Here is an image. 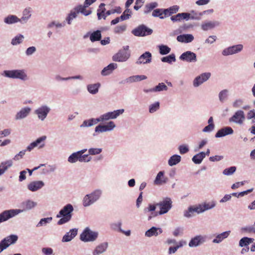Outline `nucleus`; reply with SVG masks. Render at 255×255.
Listing matches in <instances>:
<instances>
[{"mask_svg": "<svg viewBox=\"0 0 255 255\" xmlns=\"http://www.w3.org/2000/svg\"><path fill=\"white\" fill-rule=\"evenodd\" d=\"M74 207L71 204H67L62 207L56 215L57 218H60L57 222L58 225H62L69 222L72 217Z\"/></svg>", "mask_w": 255, "mask_h": 255, "instance_id": "nucleus-1", "label": "nucleus"}, {"mask_svg": "<svg viewBox=\"0 0 255 255\" xmlns=\"http://www.w3.org/2000/svg\"><path fill=\"white\" fill-rule=\"evenodd\" d=\"M103 194V190L100 188H97L93 190L89 194L85 195L82 199V205L84 207H90L101 198Z\"/></svg>", "mask_w": 255, "mask_h": 255, "instance_id": "nucleus-2", "label": "nucleus"}, {"mask_svg": "<svg viewBox=\"0 0 255 255\" xmlns=\"http://www.w3.org/2000/svg\"><path fill=\"white\" fill-rule=\"evenodd\" d=\"M1 75L6 78L18 79L22 81L28 79L27 75L24 70H4L1 73Z\"/></svg>", "mask_w": 255, "mask_h": 255, "instance_id": "nucleus-3", "label": "nucleus"}, {"mask_svg": "<svg viewBox=\"0 0 255 255\" xmlns=\"http://www.w3.org/2000/svg\"><path fill=\"white\" fill-rule=\"evenodd\" d=\"M99 237V232L93 231L89 227H86L80 236V239L85 243L94 242Z\"/></svg>", "mask_w": 255, "mask_h": 255, "instance_id": "nucleus-4", "label": "nucleus"}, {"mask_svg": "<svg viewBox=\"0 0 255 255\" xmlns=\"http://www.w3.org/2000/svg\"><path fill=\"white\" fill-rule=\"evenodd\" d=\"M116 128V125L113 121L106 122L104 124H100L95 127L93 135L96 136L102 133L112 131Z\"/></svg>", "mask_w": 255, "mask_h": 255, "instance_id": "nucleus-5", "label": "nucleus"}, {"mask_svg": "<svg viewBox=\"0 0 255 255\" xmlns=\"http://www.w3.org/2000/svg\"><path fill=\"white\" fill-rule=\"evenodd\" d=\"M116 128V125L113 121L106 122L104 124H100L95 127L93 135L96 136L102 133L112 131Z\"/></svg>", "mask_w": 255, "mask_h": 255, "instance_id": "nucleus-6", "label": "nucleus"}, {"mask_svg": "<svg viewBox=\"0 0 255 255\" xmlns=\"http://www.w3.org/2000/svg\"><path fill=\"white\" fill-rule=\"evenodd\" d=\"M159 208L158 214L162 215L166 214L172 207V201L170 197H165L161 201L156 203Z\"/></svg>", "mask_w": 255, "mask_h": 255, "instance_id": "nucleus-7", "label": "nucleus"}, {"mask_svg": "<svg viewBox=\"0 0 255 255\" xmlns=\"http://www.w3.org/2000/svg\"><path fill=\"white\" fill-rule=\"evenodd\" d=\"M51 111L50 107L46 105L42 104L37 107L34 111L35 115L40 121H44L47 117Z\"/></svg>", "mask_w": 255, "mask_h": 255, "instance_id": "nucleus-8", "label": "nucleus"}, {"mask_svg": "<svg viewBox=\"0 0 255 255\" xmlns=\"http://www.w3.org/2000/svg\"><path fill=\"white\" fill-rule=\"evenodd\" d=\"M46 139L47 136L46 135H42L38 137L27 146V151L30 152L36 147L38 149L43 148L46 145L45 140Z\"/></svg>", "mask_w": 255, "mask_h": 255, "instance_id": "nucleus-9", "label": "nucleus"}, {"mask_svg": "<svg viewBox=\"0 0 255 255\" xmlns=\"http://www.w3.org/2000/svg\"><path fill=\"white\" fill-rule=\"evenodd\" d=\"M153 30L143 24L139 25L138 27L133 29L131 33L136 36L143 37L151 35Z\"/></svg>", "mask_w": 255, "mask_h": 255, "instance_id": "nucleus-10", "label": "nucleus"}, {"mask_svg": "<svg viewBox=\"0 0 255 255\" xmlns=\"http://www.w3.org/2000/svg\"><path fill=\"white\" fill-rule=\"evenodd\" d=\"M22 212V210L17 209L5 210L0 214V223L6 221Z\"/></svg>", "mask_w": 255, "mask_h": 255, "instance_id": "nucleus-11", "label": "nucleus"}, {"mask_svg": "<svg viewBox=\"0 0 255 255\" xmlns=\"http://www.w3.org/2000/svg\"><path fill=\"white\" fill-rule=\"evenodd\" d=\"M207 240V237L205 235H196L191 239L188 246L190 248H196L204 244L206 242Z\"/></svg>", "mask_w": 255, "mask_h": 255, "instance_id": "nucleus-12", "label": "nucleus"}, {"mask_svg": "<svg viewBox=\"0 0 255 255\" xmlns=\"http://www.w3.org/2000/svg\"><path fill=\"white\" fill-rule=\"evenodd\" d=\"M243 48V45L241 44L231 46L223 49L222 54L224 56L236 54L241 52Z\"/></svg>", "mask_w": 255, "mask_h": 255, "instance_id": "nucleus-13", "label": "nucleus"}, {"mask_svg": "<svg viewBox=\"0 0 255 255\" xmlns=\"http://www.w3.org/2000/svg\"><path fill=\"white\" fill-rule=\"evenodd\" d=\"M130 56L129 51L124 50H120L112 57V60L115 62H124L127 61Z\"/></svg>", "mask_w": 255, "mask_h": 255, "instance_id": "nucleus-14", "label": "nucleus"}, {"mask_svg": "<svg viewBox=\"0 0 255 255\" xmlns=\"http://www.w3.org/2000/svg\"><path fill=\"white\" fill-rule=\"evenodd\" d=\"M216 205V202L215 200H211L209 202H203L197 205V206L200 214L213 209Z\"/></svg>", "mask_w": 255, "mask_h": 255, "instance_id": "nucleus-15", "label": "nucleus"}, {"mask_svg": "<svg viewBox=\"0 0 255 255\" xmlns=\"http://www.w3.org/2000/svg\"><path fill=\"white\" fill-rule=\"evenodd\" d=\"M245 120L244 112L242 110H238L229 119V122L241 125L243 124Z\"/></svg>", "mask_w": 255, "mask_h": 255, "instance_id": "nucleus-16", "label": "nucleus"}, {"mask_svg": "<svg viewBox=\"0 0 255 255\" xmlns=\"http://www.w3.org/2000/svg\"><path fill=\"white\" fill-rule=\"evenodd\" d=\"M18 240V236L16 235H10L3 239L0 244L4 250L7 248L11 245L15 244Z\"/></svg>", "mask_w": 255, "mask_h": 255, "instance_id": "nucleus-17", "label": "nucleus"}, {"mask_svg": "<svg viewBox=\"0 0 255 255\" xmlns=\"http://www.w3.org/2000/svg\"><path fill=\"white\" fill-rule=\"evenodd\" d=\"M181 60L189 63H194L197 61L196 54L190 51L183 53L179 57Z\"/></svg>", "mask_w": 255, "mask_h": 255, "instance_id": "nucleus-18", "label": "nucleus"}, {"mask_svg": "<svg viewBox=\"0 0 255 255\" xmlns=\"http://www.w3.org/2000/svg\"><path fill=\"white\" fill-rule=\"evenodd\" d=\"M211 73L206 72L197 76L193 82V85L194 87H198L204 82L207 81L211 77Z\"/></svg>", "mask_w": 255, "mask_h": 255, "instance_id": "nucleus-19", "label": "nucleus"}, {"mask_svg": "<svg viewBox=\"0 0 255 255\" xmlns=\"http://www.w3.org/2000/svg\"><path fill=\"white\" fill-rule=\"evenodd\" d=\"M31 108L29 107H24L16 112L14 116L16 121L21 120L27 118L30 114Z\"/></svg>", "mask_w": 255, "mask_h": 255, "instance_id": "nucleus-20", "label": "nucleus"}, {"mask_svg": "<svg viewBox=\"0 0 255 255\" xmlns=\"http://www.w3.org/2000/svg\"><path fill=\"white\" fill-rule=\"evenodd\" d=\"M21 206L23 209L20 210H22L23 212L33 209L37 206V203L31 199H27L21 203Z\"/></svg>", "mask_w": 255, "mask_h": 255, "instance_id": "nucleus-21", "label": "nucleus"}, {"mask_svg": "<svg viewBox=\"0 0 255 255\" xmlns=\"http://www.w3.org/2000/svg\"><path fill=\"white\" fill-rule=\"evenodd\" d=\"M151 53L148 51H146L139 57L136 62V64L138 65L148 64L151 62Z\"/></svg>", "mask_w": 255, "mask_h": 255, "instance_id": "nucleus-22", "label": "nucleus"}, {"mask_svg": "<svg viewBox=\"0 0 255 255\" xmlns=\"http://www.w3.org/2000/svg\"><path fill=\"white\" fill-rule=\"evenodd\" d=\"M220 25V22L217 20H209L203 22L201 24V28L204 31H208L213 29Z\"/></svg>", "mask_w": 255, "mask_h": 255, "instance_id": "nucleus-23", "label": "nucleus"}, {"mask_svg": "<svg viewBox=\"0 0 255 255\" xmlns=\"http://www.w3.org/2000/svg\"><path fill=\"white\" fill-rule=\"evenodd\" d=\"M89 37L92 42L98 41L101 40L102 37L101 31L99 30L94 31L93 32H88L83 36L84 39Z\"/></svg>", "mask_w": 255, "mask_h": 255, "instance_id": "nucleus-24", "label": "nucleus"}, {"mask_svg": "<svg viewBox=\"0 0 255 255\" xmlns=\"http://www.w3.org/2000/svg\"><path fill=\"white\" fill-rule=\"evenodd\" d=\"M45 184L42 181H33L27 184V189L31 192H35L44 187Z\"/></svg>", "mask_w": 255, "mask_h": 255, "instance_id": "nucleus-25", "label": "nucleus"}, {"mask_svg": "<svg viewBox=\"0 0 255 255\" xmlns=\"http://www.w3.org/2000/svg\"><path fill=\"white\" fill-rule=\"evenodd\" d=\"M108 246L109 244L107 242H104L99 244L96 247L95 249L93 251V255H100L105 253L107 251Z\"/></svg>", "mask_w": 255, "mask_h": 255, "instance_id": "nucleus-26", "label": "nucleus"}, {"mask_svg": "<svg viewBox=\"0 0 255 255\" xmlns=\"http://www.w3.org/2000/svg\"><path fill=\"white\" fill-rule=\"evenodd\" d=\"M146 79L147 77L145 75H133L126 78L124 80V82H122V83L131 84L134 82H139Z\"/></svg>", "mask_w": 255, "mask_h": 255, "instance_id": "nucleus-27", "label": "nucleus"}, {"mask_svg": "<svg viewBox=\"0 0 255 255\" xmlns=\"http://www.w3.org/2000/svg\"><path fill=\"white\" fill-rule=\"evenodd\" d=\"M234 132V130L232 128L230 127H225L219 129L216 133L215 137L216 138L222 137L228 135L232 134Z\"/></svg>", "mask_w": 255, "mask_h": 255, "instance_id": "nucleus-28", "label": "nucleus"}, {"mask_svg": "<svg viewBox=\"0 0 255 255\" xmlns=\"http://www.w3.org/2000/svg\"><path fill=\"white\" fill-rule=\"evenodd\" d=\"M118 67V65L115 63L109 64L101 71V74L103 76H107L111 74Z\"/></svg>", "mask_w": 255, "mask_h": 255, "instance_id": "nucleus-29", "label": "nucleus"}, {"mask_svg": "<svg viewBox=\"0 0 255 255\" xmlns=\"http://www.w3.org/2000/svg\"><path fill=\"white\" fill-rule=\"evenodd\" d=\"M231 231L229 230L217 234L213 240L212 242L214 244H220L225 239H227L230 235Z\"/></svg>", "mask_w": 255, "mask_h": 255, "instance_id": "nucleus-30", "label": "nucleus"}, {"mask_svg": "<svg viewBox=\"0 0 255 255\" xmlns=\"http://www.w3.org/2000/svg\"><path fill=\"white\" fill-rule=\"evenodd\" d=\"M163 230L160 228L156 227H152L151 228L147 230L145 233V236L147 237L150 238L152 236L157 237L159 235L162 233Z\"/></svg>", "mask_w": 255, "mask_h": 255, "instance_id": "nucleus-31", "label": "nucleus"}, {"mask_svg": "<svg viewBox=\"0 0 255 255\" xmlns=\"http://www.w3.org/2000/svg\"><path fill=\"white\" fill-rule=\"evenodd\" d=\"M32 12V9L30 7H25L22 11V16L20 20V22L22 23H26L31 17V13Z\"/></svg>", "mask_w": 255, "mask_h": 255, "instance_id": "nucleus-32", "label": "nucleus"}, {"mask_svg": "<svg viewBox=\"0 0 255 255\" xmlns=\"http://www.w3.org/2000/svg\"><path fill=\"white\" fill-rule=\"evenodd\" d=\"M194 38L193 35L191 34H183L177 36V40L180 42L188 43L191 42Z\"/></svg>", "mask_w": 255, "mask_h": 255, "instance_id": "nucleus-33", "label": "nucleus"}, {"mask_svg": "<svg viewBox=\"0 0 255 255\" xmlns=\"http://www.w3.org/2000/svg\"><path fill=\"white\" fill-rule=\"evenodd\" d=\"M78 230L77 229H71L69 232L66 233V234L63 237L62 241V242H68L71 241L74 239L77 235Z\"/></svg>", "mask_w": 255, "mask_h": 255, "instance_id": "nucleus-34", "label": "nucleus"}, {"mask_svg": "<svg viewBox=\"0 0 255 255\" xmlns=\"http://www.w3.org/2000/svg\"><path fill=\"white\" fill-rule=\"evenodd\" d=\"M164 171H159L154 181V183L155 185H160L166 183L167 181V178L165 177L164 176Z\"/></svg>", "mask_w": 255, "mask_h": 255, "instance_id": "nucleus-35", "label": "nucleus"}, {"mask_svg": "<svg viewBox=\"0 0 255 255\" xmlns=\"http://www.w3.org/2000/svg\"><path fill=\"white\" fill-rule=\"evenodd\" d=\"M188 16L187 17V20H200L202 19V11L199 12L197 10H192L189 12H187Z\"/></svg>", "mask_w": 255, "mask_h": 255, "instance_id": "nucleus-36", "label": "nucleus"}, {"mask_svg": "<svg viewBox=\"0 0 255 255\" xmlns=\"http://www.w3.org/2000/svg\"><path fill=\"white\" fill-rule=\"evenodd\" d=\"M3 22L6 24H12L20 22V20L16 15L9 14L4 18Z\"/></svg>", "mask_w": 255, "mask_h": 255, "instance_id": "nucleus-37", "label": "nucleus"}, {"mask_svg": "<svg viewBox=\"0 0 255 255\" xmlns=\"http://www.w3.org/2000/svg\"><path fill=\"white\" fill-rule=\"evenodd\" d=\"M188 14H187V12L179 13L175 15L171 16L170 17V19L173 22H179L182 20L188 21Z\"/></svg>", "mask_w": 255, "mask_h": 255, "instance_id": "nucleus-38", "label": "nucleus"}, {"mask_svg": "<svg viewBox=\"0 0 255 255\" xmlns=\"http://www.w3.org/2000/svg\"><path fill=\"white\" fill-rule=\"evenodd\" d=\"M254 239L247 237L241 238L239 242V246L241 248L249 247V245L253 243Z\"/></svg>", "mask_w": 255, "mask_h": 255, "instance_id": "nucleus-39", "label": "nucleus"}, {"mask_svg": "<svg viewBox=\"0 0 255 255\" xmlns=\"http://www.w3.org/2000/svg\"><path fill=\"white\" fill-rule=\"evenodd\" d=\"M99 123L97 118H91L88 120H84L82 124L80 125V128H88L93 126Z\"/></svg>", "mask_w": 255, "mask_h": 255, "instance_id": "nucleus-40", "label": "nucleus"}, {"mask_svg": "<svg viewBox=\"0 0 255 255\" xmlns=\"http://www.w3.org/2000/svg\"><path fill=\"white\" fill-rule=\"evenodd\" d=\"M194 212L199 214L197 205L191 206L188 207L187 210L184 211V216L188 218H191L192 216V214Z\"/></svg>", "mask_w": 255, "mask_h": 255, "instance_id": "nucleus-41", "label": "nucleus"}, {"mask_svg": "<svg viewBox=\"0 0 255 255\" xmlns=\"http://www.w3.org/2000/svg\"><path fill=\"white\" fill-rule=\"evenodd\" d=\"M181 160V157L178 154H174L169 158L168 164L170 166H173L178 164Z\"/></svg>", "mask_w": 255, "mask_h": 255, "instance_id": "nucleus-42", "label": "nucleus"}, {"mask_svg": "<svg viewBox=\"0 0 255 255\" xmlns=\"http://www.w3.org/2000/svg\"><path fill=\"white\" fill-rule=\"evenodd\" d=\"M88 6L85 5V4L79 5L75 8V10H76L77 13L80 12L83 15L87 16L92 13V11L91 10H86V8Z\"/></svg>", "mask_w": 255, "mask_h": 255, "instance_id": "nucleus-43", "label": "nucleus"}, {"mask_svg": "<svg viewBox=\"0 0 255 255\" xmlns=\"http://www.w3.org/2000/svg\"><path fill=\"white\" fill-rule=\"evenodd\" d=\"M100 86L101 84L99 83L89 84L87 87V90L92 95L96 94L99 91Z\"/></svg>", "mask_w": 255, "mask_h": 255, "instance_id": "nucleus-44", "label": "nucleus"}, {"mask_svg": "<svg viewBox=\"0 0 255 255\" xmlns=\"http://www.w3.org/2000/svg\"><path fill=\"white\" fill-rule=\"evenodd\" d=\"M13 162L12 160H7L1 162L0 164V169L3 174L10 167L12 166Z\"/></svg>", "mask_w": 255, "mask_h": 255, "instance_id": "nucleus-45", "label": "nucleus"}, {"mask_svg": "<svg viewBox=\"0 0 255 255\" xmlns=\"http://www.w3.org/2000/svg\"><path fill=\"white\" fill-rule=\"evenodd\" d=\"M205 157V154L204 152L202 151L194 155L192 160L194 163L199 164L202 162Z\"/></svg>", "mask_w": 255, "mask_h": 255, "instance_id": "nucleus-46", "label": "nucleus"}, {"mask_svg": "<svg viewBox=\"0 0 255 255\" xmlns=\"http://www.w3.org/2000/svg\"><path fill=\"white\" fill-rule=\"evenodd\" d=\"M80 154L77 151L72 153L68 157V161L70 163H75L80 162Z\"/></svg>", "mask_w": 255, "mask_h": 255, "instance_id": "nucleus-47", "label": "nucleus"}, {"mask_svg": "<svg viewBox=\"0 0 255 255\" xmlns=\"http://www.w3.org/2000/svg\"><path fill=\"white\" fill-rule=\"evenodd\" d=\"M125 112L124 109L114 110L113 111L109 112L110 115L111 120H115L118 118L120 115H122Z\"/></svg>", "mask_w": 255, "mask_h": 255, "instance_id": "nucleus-48", "label": "nucleus"}, {"mask_svg": "<svg viewBox=\"0 0 255 255\" xmlns=\"http://www.w3.org/2000/svg\"><path fill=\"white\" fill-rule=\"evenodd\" d=\"M241 230L242 232L246 234H255V226L248 225L241 228Z\"/></svg>", "mask_w": 255, "mask_h": 255, "instance_id": "nucleus-49", "label": "nucleus"}, {"mask_svg": "<svg viewBox=\"0 0 255 255\" xmlns=\"http://www.w3.org/2000/svg\"><path fill=\"white\" fill-rule=\"evenodd\" d=\"M161 61L162 62L171 64L172 62H174L176 61L175 55L172 53L167 56L163 57L161 58Z\"/></svg>", "mask_w": 255, "mask_h": 255, "instance_id": "nucleus-50", "label": "nucleus"}, {"mask_svg": "<svg viewBox=\"0 0 255 255\" xmlns=\"http://www.w3.org/2000/svg\"><path fill=\"white\" fill-rule=\"evenodd\" d=\"M52 221V217H47L42 218L40 220L39 222L36 225V227L39 228L43 226H46L48 224H49Z\"/></svg>", "mask_w": 255, "mask_h": 255, "instance_id": "nucleus-51", "label": "nucleus"}, {"mask_svg": "<svg viewBox=\"0 0 255 255\" xmlns=\"http://www.w3.org/2000/svg\"><path fill=\"white\" fill-rule=\"evenodd\" d=\"M158 48L159 53L162 55H166L171 51V48L166 45H159L158 46Z\"/></svg>", "mask_w": 255, "mask_h": 255, "instance_id": "nucleus-52", "label": "nucleus"}, {"mask_svg": "<svg viewBox=\"0 0 255 255\" xmlns=\"http://www.w3.org/2000/svg\"><path fill=\"white\" fill-rule=\"evenodd\" d=\"M155 93H159L168 90L167 86L163 82L159 83L158 85L154 87Z\"/></svg>", "mask_w": 255, "mask_h": 255, "instance_id": "nucleus-53", "label": "nucleus"}, {"mask_svg": "<svg viewBox=\"0 0 255 255\" xmlns=\"http://www.w3.org/2000/svg\"><path fill=\"white\" fill-rule=\"evenodd\" d=\"M158 6V4L156 2H152L146 4L145 5V9L144 11V13L145 14H147L151 10H154V9Z\"/></svg>", "mask_w": 255, "mask_h": 255, "instance_id": "nucleus-54", "label": "nucleus"}, {"mask_svg": "<svg viewBox=\"0 0 255 255\" xmlns=\"http://www.w3.org/2000/svg\"><path fill=\"white\" fill-rule=\"evenodd\" d=\"M24 39V36L22 34H18L13 38L11 41L12 45H17L21 43Z\"/></svg>", "mask_w": 255, "mask_h": 255, "instance_id": "nucleus-55", "label": "nucleus"}, {"mask_svg": "<svg viewBox=\"0 0 255 255\" xmlns=\"http://www.w3.org/2000/svg\"><path fill=\"white\" fill-rule=\"evenodd\" d=\"M160 108L159 102H155L149 106V113L153 114L157 111Z\"/></svg>", "mask_w": 255, "mask_h": 255, "instance_id": "nucleus-56", "label": "nucleus"}, {"mask_svg": "<svg viewBox=\"0 0 255 255\" xmlns=\"http://www.w3.org/2000/svg\"><path fill=\"white\" fill-rule=\"evenodd\" d=\"M97 119L99 123H103L106 122H108L111 121L110 118V115H109V112L101 115L98 118H97Z\"/></svg>", "mask_w": 255, "mask_h": 255, "instance_id": "nucleus-57", "label": "nucleus"}, {"mask_svg": "<svg viewBox=\"0 0 255 255\" xmlns=\"http://www.w3.org/2000/svg\"><path fill=\"white\" fill-rule=\"evenodd\" d=\"M236 166H231L230 167L225 168L223 171V174L224 175L226 176H230L233 175L236 171Z\"/></svg>", "mask_w": 255, "mask_h": 255, "instance_id": "nucleus-58", "label": "nucleus"}, {"mask_svg": "<svg viewBox=\"0 0 255 255\" xmlns=\"http://www.w3.org/2000/svg\"><path fill=\"white\" fill-rule=\"evenodd\" d=\"M102 148L92 147L88 149L89 155H96L100 154L102 152Z\"/></svg>", "mask_w": 255, "mask_h": 255, "instance_id": "nucleus-59", "label": "nucleus"}, {"mask_svg": "<svg viewBox=\"0 0 255 255\" xmlns=\"http://www.w3.org/2000/svg\"><path fill=\"white\" fill-rule=\"evenodd\" d=\"M12 129L10 128H5L0 130V138L8 136L11 134Z\"/></svg>", "mask_w": 255, "mask_h": 255, "instance_id": "nucleus-60", "label": "nucleus"}, {"mask_svg": "<svg viewBox=\"0 0 255 255\" xmlns=\"http://www.w3.org/2000/svg\"><path fill=\"white\" fill-rule=\"evenodd\" d=\"M228 90L225 89L220 91L219 93V99L221 102H224L227 98Z\"/></svg>", "mask_w": 255, "mask_h": 255, "instance_id": "nucleus-61", "label": "nucleus"}, {"mask_svg": "<svg viewBox=\"0 0 255 255\" xmlns=\"http://www.w3.org/2000/svg\"><path fill=\"white\" fill-rule=\"evenodd\" d=\"M131 13V10L127 8L121 15V20L123 21L129 19L130 17Z\"/></svg>", "mask_w": 255, "mask_h": 255, "instance_id": "nucleus-62", "label": "nucleus"}, {"mask_svg": "<svg viewBox=\"0 0 255 255\" xmlns=\"http://www.w3.org/2000/svg\"><path fill=\"white\" fill-rule=\"evenodd\" d=\"M77 16L76 11H71L66 18V20L68 24H71L72 21Z\"/></svg>", "mask_w": 255, "mask_h": 255, "instance_id": "nucleus-63", "label": "nucleus"}, {"mask_svg": "<svg viewBox=\"0 0 255 255\" xmlns=\"http://www.w3.org/2000/svg\"><path fill=\"white\" fill-rule=\"evenodd\" d=\"M152 16L155 17H159L160 19H164V16L162 14V8H156L153 10Z\"/></svg>", "mask_w": 255, "mask_h": 255, "instance_id": "nucleus-64", "label": "nucleus"}]
</instances>
